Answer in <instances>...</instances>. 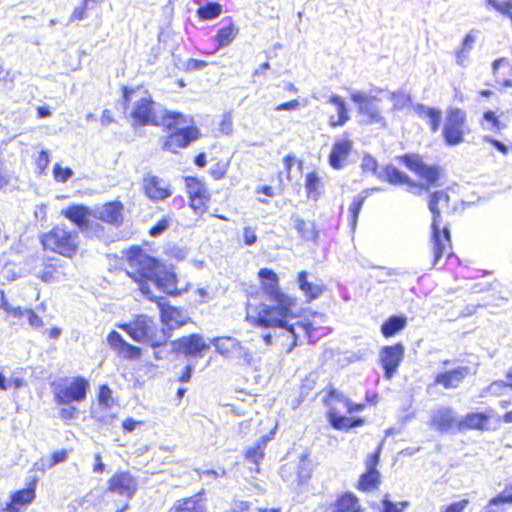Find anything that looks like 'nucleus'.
Here are the masks:
<instances>
[{"instance_id":"obj_1","label":"nucleus","mask_w":512,"mask_h":512,"mask_svg":"<svg viewBox=\"0 0 512 512\" xmlns=\"http://www.w3.org/2000/svg\"><path fill=\"white\" fill-rule=\"evenodd\" d=\"M126 272L130 278L139 284L141 293L150 301L158 304L163 329H177L188 321L186 313L163 302V298L154 295L150 290L153 284L158 290L171 296H177L188 290V285H181L177 279L174 267L165 264L159 258H127Z\"/></svg>"},{"instance_id":"obj_2","label":"nucleus","mask_w":512,"mask_h":512,"mask_svg":"<svg viewBox=\"0 0 512 512\" xmlns=\"http://www.w3.org/2000/svg\"><path fill=\"white\" fill-rule=\"evenodd\" d=\"M271 301L272 304H248L246 319L255 326L280 329L287 337L286 353H291L301 335L309 336L313 326L310 322L295 321L297 318L293 312L296 306L295 298H278Z\"/></svg>"},{"instance_id":"obj_3","label":"nucleus","mask_w":512,"mask_h":512,"mask_svg":"<svg viewBox=\"0 0 512 512\" xmlns=\"http://www.w3.org/2000/svg\"><path fill=\"white\" fill-rule=\"evenodd\" d=\"M123 98L135 124L161 126L164 113L169 112L168 110L157 111L149 93L141 88H124Z\"/></svg>"},{"instance_id":"obj_4","label":"nucleus","mask_w":512,"mask_h":512,"mask_svg":"<svg viewBox=\"0 0 512 512\" xmlns=\"http://www.w3.org/2000/svg\"><path fill=\"white\" fill-rule=\"evenodd\" d=\"M192 118L177 112H165L161 126L174 130L163 143V149L176 153L179 149L187 147L196 140L199 131L192 126Z\"/></svg>"},{"instance_id":"obj_5","label":"nucleus","mask_w":512,"mask_h":512,"mask_svg":"<svg viewBox=\"0 0 512 512\" xmlns=\"http://www.w3.org/2000/svg\"><path fill=\"white\" fill-rule=\"evenodd\" d=\"M449 196L445 191L433 193L429 199V210L433 215L432 239L434 256H453L451 252L450 231L446 225H442L441 209L447 207Z\"/></svg>"},{"instance_id":"obj_6","label":"nucleus","mask_w":512,"mask_h":512,"mask_svg":"<svg viewBox=\"0 0 512 512\" xmlns=\"http://www.w3.org/2000/svg\"><path fill=\"white\" fill-rule=\"evenodd\" d=\"M119 328L124 330L134 341L153 347L165 343L170 337L165 329H158L153 318L143 314L136 316L128 323L120 324Z\"/></svg>"},{"instance_id":"obj_7","label":"nucleus","mask_w":512,"mask_h":512,"mask_svg":"<svg viewBox=\"0 0 512 512\" xmlns=\"http://www.w3.org/2000/svg\"><path fill=\"white\" fill-rule=\"evenodd\" d=\"M90 383L84 377L65 379L54 387L55 401L61 405L83 402L86 399Z\"/></svg>"},{"instance_id":"obj_8","label":"nucleus","mask_w":512,"mask_h":512,"mask_svg":"<svg viewBox=\"0 0 512 512\" xmlns=\"http://www.w3.org/2000/svg\"><path fill=\"white\" fill-rule=\"evenodd\" d=\"M77 238L76 233L56 227L42 237V244L45 249L65 256L66 253L76 251Z\"/></svg>"},{"instance_id":"obj_9","label":"nucleus","mask_w":512,"mask_h":512,"mask_svg":"<svg viewBox=\"0 0 512 512\" xmlns=\"http://www.w3.org/2000/svg\"><path fill=\"white\" fill-rule=\"evenodd\" d=\"M350 96L351 100L358 105L359 113L368 117L371 123L385 125V118L380 109L382 98L361 91H352Z\"/></svg>"},{"instance_id":"obj_10","label":"nucleus","mask_w":512,"mask_h":512,"mask_svg":"<svg viewBox=\"0 0 512 512\" xmlns=\"http://www.w3.org/2000/svg\"><path fill=\"white\" fill-rule=\"evenodd\" d=\"M465 121L466 115L462 110L456 108L448 111L443 127V136L448 145L454 146L463 142Z\"/></svg>"},{"instance_id":"obj_11","label":"nucleus","mask_w":512,"mask_h":512,"mask_svg":"<svg viewBox=\"0 0 512 512\" xmlns=\"http://www.w3.org/2000/svg\"><path fill=\"white\" fill-rule=\"evenodd\" d=\"M109 491L125 496L128 499L133 498L138 490L137 479L128 471H118L108 480Z\"/></svg>"},{"instance_id":"obj_12","label":"nucleus","mask_w":512,"mask_h":512,"mask_svg":"<svg viewBox=\"0 0 512 512\" xmlns=\"http://www.w3.org/2000/svg\"><path fill=\"white\" fill-rule=\"evenodd\" d=\"M143 189L145 195L153 201L165 200L172 194L170 183L152 174L143 178Z\"/></svg>"},{"instance_id":"obj_13","label":"nucleus","mask_w":512,"mask_h":512,"mask_svg":"<svg viewBox=\"0 0 512 512\" xmlns=\"http://www.w3.org/2000/svg\"><path fill=\"white\" fill-rule=\"evenodd\" d=\"M404 357V346L400 343L384 346L380 351V361L387 379L392 378Z\"/></svg>"},{"instance_id":"obj_14","label":"nucleus","mask_w":512,"mask_h":512,"mask_svg":"<svg viewBox=\"0 0 512 512\" xmlns=\"http://www.w3.org/2000/svg\"><path fill=\"white\" fill-rule=\"evenodd\" d=\"M402 159L411 171L424 178L429 184H434L438 180L439 169L425 165L419 155H406Z\"/></svg>"},{"instance_id":"obj_15","label":"nucleus","mask_w":512,"mask_h":512,"mask_svg":"<svg viewBox=\"0 0 512 512\" xmlns=\"http://www.w3.org/2000/svg\"><path fill=\"white\" fill-rule=\"evenodd\" d=\"M107 342L111 349L122 358L136 359L141 355V349L139 347L127 343L116 331H112L108 334Z\"/></svg>"},{"instance_id":"obj_16","label":"nucleus","mask_w":512,"mask_h":512,"mask_svg":"<svg viewBox=\"0 0 512 512\" xmlns=\"http://www.w3.org/2000/svg\"><path fill=\"white\" fill-rule=\"evenodd\" d=\"M456 424V416L450 407H438L431 411L430 426L440 432L451 429Z\"/></svg>"},{"instance_id":"obj_17","label":"nucleus","mask_w":512,"mask_h":512,"mask_svg":"<svg viewBox=\"0 0 512 512\" xmlns=\"http://www.w3.org/2000/svg\"><path fill=\"white\" fill-rule=\"evenodd\" d=\"M36 497L34 486L19 490L11 495L10 502L5 503L2 511L22 512V510L31 504Z\"/></svg>"},{"instance_id":"obj_18","label":"nucleus","mask_w":512,"mask_h":512,"mask_svg":"<svg viewBox=\"0 0 512 512\" xmlns=\"http://www.w3.org/2000/svg\"><path fill=\"white\" fill-rule=\"evenodd\" d=\"M122 204L110 202L102 206L93 207V218L105 223L118 225L122 222Z\"/></svg>"},{"instance_id":"obj_19","label":"nucleus","mask_w":512,"mask_h":512,"mask_svg":"<svg viewBox=\"0 0 512 512\" xmlns=\"http://www.w3.org/2000/svg\"><path fill=\"white\" fill-rule=\"evenodd\" d=\"M258 275L264 293L268 295L271 300L290 297L280 290L278 277L272 270L266 268L260 269Z\"/></svg>"},{"instance_id":"obj_20","label":"nucleus","mask_w":512,"mask_h":512,"mask_svg":"<svg viewBox=\"0 0 512 512\" xmlns=\"http://www.w3.org/2000/svg\"><path fill=\"white\" fill-rule=\"evenodd\" d=\"M61 214L74 223L82 232L90 218H93V208L76 204L61 211Z\"/></svg>"},{"instance_id":"obj_21","label":"nucleus","mask_w":512,"mask_h":512,"mask_svg":"<svg viewBox=\"0 0 512 512\" xmlns=\"http://www.w3.org/2000/svg\"><path fill=\"white\" fill-rule=\"evenodd\" d=\"M352 146V141L348 138H341L335 141L329 155V163L334 169L343 167L344 162L352 150Z\"/></svg>"},{"instance_id":"obj_22","label":"nucleus","mask_w":512,"mask_h":512,"mask_svg":"<svg viewBox=\"0 0 512 512\" xmlns=\"http://www.w3.org/2000/svg\"><path fill=\"white\" fill-rule=\"evenodd\" d=\"M469 373L467 367H458L454 370L440 373L435 377V383L446 389L457 388Z\"/></svg>"},{"instance_id":"obj_23","label":"nucleus","mask_w":512,"mask_h":512,"mask_svg":"<svg viewBox=\"0 0 512 512\" xmlns=\"http://www.w3.org/2000/svg\"><path fill=\"white\" fill-rule=\"evenodd\" d=\"M203 491L196 495L177 500L172 506L170 512H206V504L202 499Z\"/></svg>"},{"instance_id":"obj_24","label":"nucleus","mask_w":512,"mask_h":512,"mask_svg":"<svg viewBox=\"0 0 512 512\" xmlns=\"http://www.w3.org/2000/svg\"><path fill=\"white\" fill-rule=\"evenodd\" d=\"M209 345L203 337L197 334L183 337L177 341V348L187 355H197L201 351L208 349Z\"/></svg>"},{"instance_id":"obj_25","label":"nucleus","mask_w":512,"mask_h":512,"mask_svg":"<svg viewBox=\"0 0 512 512\" xmlns=\"http://www.w3.org/2000/svg\"><path fill=\"white\" fill-rule=\"evenodd\" d=\"M491 411L486 413H469L458 422L459 429H486Z\"/></svg>"},{"instance_id":"obj_26","label":"nucleus","mask_w":512,"mask_h":512,"mask_svg":"<svg viewBox=\"0 0 512 512\" xmlns=\"http://www.w3.org/2000/svg\"><path fill=\"white\" fill-rule=\"evenodd\" d=\"M298 285L300 290L304 293L306 301L310 302L318 298L323 292V285L312 283L307 280V273L302 271L298 275Z\"/></svg>"},{"instance_id":"obj_27","label":"nucleus","mask_w":512,"mask_h":512,"mask_svg":"<svg viewBox=\"0 0 512 512\" xmlns=\"http://www.w3.org/2000/svg\"><path fill=\"white\" fill-rule=\"evenodd\" d=\"M216 351L226 357L232 358L236 348H239V340L234 337H215L210 340Z\"/></svg>"},{"instance_id":"obj_28","label":"nucleus","mask_w":512,"mask_h":512,"mask_svg":"<svg viewBox=\"0 0 512 512\" xmlns=\"http://www.w3.org/2000/svg\"><path fill=\"white\" fill-rule=\"evenodd\" d=\"M297 470V480L299 484L304 483L310 477V468L305 459H301L299 464H285L281 468V475L285 481L289 480L290 472Z\"/></svg>"},{"instance_id":"obj_29","label":"nucleus","mask_w":512,"mask_h":512,"mask_svg":"<svg viewBox=\"0 0 512 512\" xmlns=\"http://www.w3.org/2000/svg\"><path fill=\"white\" fill-rule=\"evenodd\" d=\"M405 316L394 315L389 317L381 326V333L385 337H391L406 327Z\"/></svg>"},{"instance_id":"obj_30","label":"nucleus","mask_w":512,"mask_h":512,"mask_svg":"<svg viewBox=\"0 0 512 512\" xmlns=\"http://www.w3.org/2000/svg\"><path fill=\"white\" fill-rule=\"evenodd\" d=\"M44 267L43 270L37 271V276L44 282L58 281L61 276V272L52 263L55 258H42Z\"/></svg>"},{"instance_id":"obj_31","label":"nucleus","mask_w":512,"mask_h":512,"mask_svg":"<svg viewBox=\"0 0 512 512\" xmlns=\"http://www.w3.org/2000/svg\"><path fill=\"white\" fill-rule=\"evenodd\" d=\"M293 227L297 230L298 234L306 239L313 240L316 237L314 224L310 221H304L297 215L291 217Z\"/></svg>"},{"instance_id":"obj_32","label":"nucleus","mask_w":512,"mask_h":512,"mask_svg":"<svg viewBox=\"0 0 512 512\" xmlns=\"http://www.w3.org/2000/svg\"><path fill=\"white\" fill-rule=\"evenodd\" d=\"M358 506V498L352 493H345L336 500L332 512H352Z\"/></svg>"},{"instance_id":"obj_33","label":"nucleus","mask_w":512,"mask_h":512,"mask_svg":"<svg viewBox=\"0 0 512 512\" xmlns=\"http://www.w3.org/2000/svg\"><path fill=\"white\" fill-rule=\"evenodd\" d=\"M329 102L336 106V110L338 113V120L334 121L333 118L330 119L331 126H341L345 124L349 120L348 110L346 108V103L342 99V97L338 95H332L329 98Z\"/></svg>"},{"instance_id":"obj_34","label":"nucleus","mask_w":512,"mask_h":512,"mask_svg":"<svg viewBox=\"0 0 512 512\" xmlns=\"http://www.w3.org/2000/svg\"><path fill=\"white\" fill-rule=\"evenodd\" d=\"M380 484L379 471H366L360 476L357 488L361 491H372Z\"/></svg>"},{"instance_id":"obj_35","label":"nucleus","mask_w":512,"mask_h":512,"mask_svg":"<svg viewBox=\"0 0 512 512\" xmlns=\"http://www.w3.org/2000/svg\"><path fill=\"white\" fill-rule=\"evenodd\" d=\"M377 190H378L377 188H371L369 190H365V191L361 192L360 194H358L357 196L354 197V199L349 207L350 221H351L353 228L355 227V225L357 223L359 213L361 211L363 203L365 202V200L367 198V194L369 192H374Z\"/></svg>"},{"instance_id":"obj_36","label":"nucleus","mask_w":512,"mask_h":512,"mask_svg":"<svg viewBox=\"0 0 512 512\" xmlns=\"http://www.w3.org/2000/svg\"><path fill=\"white\" fill-rule=\"evenodd\" d=\"M328 417L331 425L335 429H347L353 427V423H350L351 418L341 415V409L336 406H331L328 412Z\"/></svg>"},{"instance_id":"obj_37","label":"nucleus","mask_w":512,"mask_h":512,"mask_svg":"<svg viewBox=\"0 0 512 512\" xmlns=\"http://www.w3.org/2000/svg\"><path fill=\"white\" fill-rule=\"evenodd\" d=\"M239 29L231 22L227 27L218 31L216 40L219 47L228 46L237 36Z\"/></svg>"},{"instance_id":"obj_38","label":"nucleus","mask_w":512,"mask_h":512,"mask_svg":"<svg viewBox=\"0 0 512 512\" xmlns=\"http://www.w3.org/2000/svg\"><path fill=\"white\" fill-rule=\"evenodd\" d=\"M186 187L189 194V198L209 197V193L205 185L196 178H187Z\"/></svg>"},{"instance_id":"obj_39","label":"nucleus","mask_w":512,"mask_h":512,"mask_svg":"<svg viewBox=\"0 0 512 512\" xmlns=\"http://www.w3.org/2000/svg\"><path fill=\"white\" fill-rule=\"evenodd\" d=\"M305 188L309 198L317 200L320 195L321 180L316 173L306 175Z\"/></svg>"},{"instance_id":"obj_40","label":"nucleus","mask_w":512,"mask_h":512,"mask_svg":"<svg viewBox=\"0 0 512 512\" xmlns=\"http://www.w3.org/2000/svg\"><path fill=\"white\" fill-rule=\"evenodd\" d=\"M385 177L388 182L395 185H402V184H412L409 180V177L399 171L394 166H387L385 169Z\"/></svg>"},{"instance_id":"obj_41","label":"nucleus","mask_w":512,"mask_h":512,"mask_svg":"<svg viewBox=\"0 0 512 512\" xmlns=\"http://www.w3.org/2000/svg\"><path fill=\"white\" fill-rule=\"evenodd\" d=\"M68 458V452L64 449L55 451L50 460L42 459L40 462L36 463L35 466L37 469L45 470L46 468H51L56 464L62 463L66 461Z\"/></svg>"},{"instance_id":"obj_42","label":"nucleus","mask_w":512,"mask_h":512,"mask_svg":"<svg viewBox=\"0 0 512 512\" xmlns=\"http://www.w3.org/2000/svg\"><path fill=\"white\" fill-rule=\"evenodd\" d=\"M222 13V6L218 3H208L197 10V15L203 20H212Z\"/></svg>"},{"instance_id":"obj_43","label":"nucleus","mask_w":512,"mask_h":512,"mask_svg":"<svg viewBox=\"0 0 512 512\" xmlns=\"http://www.w3.org/2000/svg\"><path fill=\"white\" fill-rule=\"evenodd\" d=\"M99 219L90 218L82 233L88 237L101 238L104 235V227L98 222Z\"/></svg>"},{"instance_id":"obj_44","label":"nucleus","mask_w":512,"mask_h":512,"mask_svg":"<svg viewBox=\"0 0 512 512\" xmlns=\"http://www.w3.org/2000/svg\"><path fill=\"white\" fill-rule=\"evenodd\" d=\"M391 100L393 102L394 110H401L410 105V95L405 91H398L391 93Z\"/></svg>"},{"instance_id":"obj_45","label":"nucleus","mask_w":512,"mask_h":512,"mask_svg":"<svg viewBox=\"0 0 512 512\" xmlns=\"http://www.w3.org/2000/svg\"><path fill=\"white\" fill-rule=\"evenodd\" d=\"M420 109L422 110L423 114L428 117L432 131H437L441 122V112L437 109L424 106H421Z\"/></svg>"},{"instance_id":"obj_46","label":"nucleus","mask_w":512,"mask_h":512,"mask_svg":"<svg viewBox=\"0 0 512 512\" xmlns=\"http://www.w3.org/2000/svg\"><path fill=\"white\" fill-rule=\"evenodd\" d=\"M503 503H512V483L508 484L502 492L489 501L490 506Z\"/></svg>"},{"instance_id":"obj_47","label":"nucleus","mask_w":512,"mask_h":512,"mask_svg":"<svg viewBox=\"0 0 512 512\" xmlns=\"http://www.w3.org/2000/svg\"><path fill=\"white\" fill-rule=\"evenodd\" d=\"M98 401L100 405L105 408L112 407L114 400L112 397V391L107 385H102L99 389Z\"/></svg>"},{"instance_id":"obj_48","label":"nucleus","mask_w":512,"mask_h":512,"mask_svg":"<svg viewBox=\"0 0 512 512\" xmlns=\"http://www.w3.org/2000/svg\"><path fill=\"white\" fill-rule=\"evenodd\" d=\"M0 309L4 310L7 314H10L11 316L16 318L24 316V310L21 307H13L8 303L3 291H1Z\"/></svg>"},{"instance_id":"obj_49","label":"nucleus","mask_w":512,"mask_h":512,"mask_svg":"<svg viewBox=\"0 0 512 512\" xmlns=\"http://www.w3.org/2000/svg\"><path fill=\"white\" fill-rule=\"evenodd\" d=\"M73 171L70 168H62L59 164H56L53 169L54 179L57 182L65 183L73 176Z\"/></svg>"},{"instance_id":"obj_50","label":"nucleus","mask_w":512,"mask_h":512,"mask_svg":"<svg viewBox=\"0 0 512 512\" xmlns=\"http://www.w3.org/2000/svg\"><path fill=\"white\" fill-rule=\"evenodd\" d=\"M233 357L241 359L245 364H251L253 361L252 353L245 348L241 342L239 341V348H236L233 354Z\"/></svg>"},{"instance_id":"obj_51","label":"nucleus","mask_w":512,"mask_h":512,"mask_svg":"<svg viewBox=\"0 0 512 512\" xmlns=\"http://www.w3.org/2000/svg\"><path fill=\"white\" fill-rule=\"evenodd\" d=\"M264 456V451L260 445L251 447L247 450L246 459L254 463L258 464L259 460H261Z\"/></svg>"},{"instance_id":"obj_52","label":"nucleus","mask_w":512,"mask_h":512,"mask_svg":"<svg viewBox=\"0 0 512 512\" xmlns=\"http://www.w3.org/2000/svg\"><path fill=\"white\" fill-rule=\"evenodd\" d=\"M382 449V445L380 444L377 448V450L368 456L365 465H366V471H378L376 469V466L378 465L379 458H380V452Z\"/></svg>"},{"instance_id":"obj_53","label":"nucleus","mask_w":512,"mask_h":512,"mask_svg":"<svg viewBox=\"0 0 512 512\" xmlns=\"http://www.w3.org/2000/svg\"><path fill=\"white\" fill-rule=\"evenodd\" d=\"M405 506H407L406 502L392 503L388 496L383 500V512H402Z\"/></svg>"},{"instance_id":"obj_54","label":"nucleus","mask_w":512,"mask_h":512,"mask_svg":"<svg viewBox=\"0 0 512 512\" xmlns=\"http://www.w3.org/2000/svg\"><path fill=\"white\" fill-rule=\"evenodd\" d=\"M24 315L27 317L31 327L38 329L44 325L43 320L33 310L24 309Z\"/></svg>"},{"instance_id":"obj_55","label":"nucleus","mask_w":512,"mask_h":512,"mask_svg":"<svg viewBox=\"0 0 512 512\" xmlns=\"http://www.w3.org/2000/svg\"><path fill=\"white\" fill-rule=\"evenodd\" d=\"M209 197L190 198V206L196 213H203L206 209V203Z\"/></svg>"},{"instance_id":"obj_56","label":"nucleus","mask_w":512,"mask_h":512,"mask_svg":"<svg viewBox=\"0 0 512 512\" xmlns=\"http://www.w3.org/2000/svg\"><path fill=\"white\" fill-rule=\"evenodd\" d=\"M507 387L512 388V382L495 381L489 386L488 390L493 395H500Z\"/></svg>"},{"instance_id":"obj_57","label":"nucleus","mask_w":512,"mask_h":512,"mask_svg":"<svg viewBox=\"0 0 512 512\" xmlns=\"http://www.w3.org/2000/svg\"><path fill=\"white\" fill-rule=\"evenodd\" d=\"M342 397H346V396L336 390L331 391L329 394V400H328L329 409L331 408V406H336L339 409H341L340 406L343 407Z\"/></svg>"},{"instance_id":"obj_58","label":"nucleus","mask_w":512,"mask_h":512,"mask_svg":"<svg viewBox=\"0 0 512 512\" xmlns=\"http://www.w3.org/2000/svg\"><path fill=\"white\" fill-rule=\"evenodd\" d=\"M468 503H469V501L467 499H463L461 501L454 502V503L444 507L442 512H463V510L466 508Z\"/></svg>"},{"instance_id":"obj_59","label":"nucleus","mask_w":512,"mask_h":512,"mask_svg":"<svg viewBox=\"0 0 512 512\" xmlns=\"http://www.w3.org/2000/svg\"><path fill=\"white\" fill-rule=\"evenodd\" d=\"M361 166L364 171L374 172L377 168V161L370 155H366L362 159Z\"/></svg>"},{"instance_id":"obj_60","label":"nucleus","mask_w":512,"mask_h":512,"mask_svg":"<svg viewBox=\"0 0 512 512\" xmlns=\"http://www.w3.org/2000/svg\"><path fill=\"white\" fill-rule=\"evenodd\" d=\"M49 162H50V160H49L48 152L45 150L41 151L36 160V164H37V167L39 168V170L41 172H43L49 165Z\"/></svg>"},{"instance_id":"obj_61","label":"nucleus","mask_w":512,"mask_h":512,"mask_svg":"<svg viewBox=\"0 0 512 512\" xmlns=\"http://www.w3.org/2000/svg\"><path fill=\"white\" fill-rule=\"evenodd\" d=\"M470 51H465L459 47L455 52L456 63L464 67L467 64Z\"/></svg>"},{"instance_id":"obj_62","label":"nucleus","mask_w":512,"mask_h":512,"mask_svg":"<svg viewBox=\"0 0 512 512\" xmlns=\"http://www.w3.org/2000/svg\"><path fill=\"white\" fill-rule=\"evenodd\" d=\"M169 226V221L167 219L160 220L155 226H153L150 230V234L152 236H158L163 231H165Z\"/></svg>"},{"instance_id":"obj_63","label":"nucleus","mask_w":512,"mask_h":512,"mask_svg":"<svg viewBox=\"0 0 512 512\" xmlns=\"http://www.w3.org/2000/svg\"><path fill=\"white\" fill-rule=\"evenodd\" d=\"M250 509V503L247 501H234L230 510L227 512H247Z\"/></svg>"},{"instance_id":"obj_64","label":"nucleus","mask_w":512,"mask_h":512,"mask_svg":"<svg viewBox=\"0 0 512 512\" xmlns=\"http://www.w3.org/2000/svg\"><path fill=\"white\" fill-rule=\"evenodd\" d=\"M207 66V63L202 60L189 59L186 62V69L190 71L200 70Z\"/></svg>"}]
</instances>
